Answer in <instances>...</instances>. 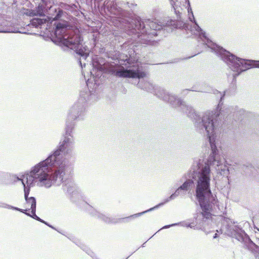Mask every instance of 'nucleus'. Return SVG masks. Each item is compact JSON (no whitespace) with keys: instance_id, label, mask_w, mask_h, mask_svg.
Masks as SVG:
<instances>
[{"instance_id":"13","label":"nucleus","mask_w":259,"mask_h":259,"mask_svg":"<svg viewBox=\"0 0 259 259\" xmlns=\"http://www.w3.org/2000/svg\"><path fill=\"white\" fill-rule=\"evenodd\" d=\"M24 188V198L26 202V204L28 206H30V209L33 211H36V199L34 197H28L30 188L31 187H29L27 185L22 184Z\"/></svg>"},{"instance_id":"14","label":"nucleus","mask_w":259,"mask_h":259,"mask_svg":"<svg viewBox=\"0 0 259 259\" xmlns=\"http://www.w3.org/2000/svg\"><path fill=\"white\" fill-rule=\"evenodd\" d=\"M61 183H63V189L64 192H66L69 194L73 195L77 192V186L74 181L72 179H68L64 181V179Z\"/></svg>"},{"instance_id":"6","label":"nucleus","mask_w":259,"mask_h":259,"mask_svg":"<svg viewBox=\"0 0 259 259\" xmlns=\"http://www.w3.org/2000/svg\"><path fill=\"white\" fill-rule=\"evenodd\" d=\"M216 55L234 72L233 74V80H235L236 77L241 73L250 68H259V61L247 60L238 57L217 44H216Z\"/></svg>"},{"instance_id":"24","label":"nucleus","mask_w":259,"mask_h":259,"mask_svg":"<svg viewBox=\"0 0 259 259\" xmlns=\"http://www.w3.org/2000/svg\"><path fill=\"white\" fill-rule=\"evenodd\" d=\"M68 238L71 241H72L74 243H75V242H77V244H78L79 243V241L75 239L72 236H70V237H68Z\"/></svg>"},{"instance_id":"33","label":"nucleus","mask_w":259,"mask_h":259,"mask_svg":"<svg viewBox=\"0 0 259 259\" xmlns=\"http://www.w3.org/2000/svg\"><path fill=\"white\" fill-rule=\"evenodd\" d=\"M146 243V242L144 243L142 245V247H144V244Z\"/></svg>"},{"instance_id":"17","label":"nucleus","mask_w":259,"mask_h":259,"mask_svg":"<svg viewBox=\"0 0 259 259\" xmlns=\"http://www.w3.org/2000/svg\"><path fill=\"white\" fill-rule=\"evenodd\" d=\"M75 244L92 258L93 256H96L94 253L85 245L81 243L80 242H79L78 244H77V242H75Z\"/></svg>"},{"instance_id":"3","label":"nucleus","mask_w":259,"mask_h":259,"mask_svg":"<svg viewBox=\"0 0 259 259\" xmlns=\"http://www.w3.org/2000/svg\"><path fill=\"white\" fill-rule=\"evenodd\" d=\"M137 85L139 88L153 93L158 98L169 103L173 108L181 110L188 117L193 119L195 126L198 131H206L209 133L210 129H213L212 127H214V124L223 122L227 118L229 120H233L234 118H237L238 120H242L245 117V111L243 109L239 108L237 106H222L221 102L225 96V92L222 94L217 91L220 96V100L216 109L199 115L191 106L186 104L176 95L163 88L155 87L150 81L139 80Z\"/></svg>"},{"instance_id":"30","label":"nucleus","mask_w":259,"mask_h":259,"mask_svg":"<svg viewBox=\"0 0 259 259\" xmlns=\"http://www.w3.org/2000/svg\"><path fill=\"white\" fill-rule=\"evenodd\" d=\"M93 259H99L97 256H93Z\"/></svg>"},{"instance_id":"22","label":"nucleus","mask_w":259,"mask_h":259,"mask_svg":"<svg viewBox=\"0 0 259 259\" xmlns=\"http://www.w3.org/2000/svg\"><path fill=\"white\" fill-rule=\"evenodd\" d=\"M180 223H174V224H172L170 225H165V226H163L162 228H161L160 229V230L167 229V228H170L171 227H173V226H178L180 225Z\"/></svg>"},{"instance_id":"9","label":"nucleus","mask_w":259,"mask_h":259,"mask_svg":"<svg viewBox=\"0 0 259 259\" xmlns=\"http://www.w3.org/2000/svg\"><path fill=\"white\" fill-rule=\"evenodd\" d=\"M236 223L232 222L228 218L224 217L221 230L224 231L225 233L228 236L242 243L245 249L252 252L256 257V259H259V246L251 240L249 236L241 227L238 225L233 227L231 226V224H235Z\"/></svg>"},{"instance_id":"34","label":"nucleus","mask_w":259,"mask_h":259,"mask_svg":"<svg viewBox=\"0 0 259 259\" xmlns=\"http://www.w3.org/2000/svg\"><path fill=\"white\" fill-rule=\"evenodd\" d=\"M50 4H51V2H49V4L48 3V5H49ZM49 6H52V5H49Z\"/></svg>"},{"instance_id":"23","label":"nucleus","mask_w":259,"mask_h":259,"mask_svg":"<svg viewBox=\"0 0 259 259\" xmlns=\"http://www.w3.org/2000/svg\"><path fill=\"white\" fill-rule=\"evenodd\" d=\"M7 176V174L0 171V181L3 180V179H5Z\"/></svg>"},{"instance_id":"29","label":"nucleus","mask_w":259,"mask_h":259,"mask_svg":"<svg viewBox=\"0 0 259 259\" xmlns=\"http://www.w3.org/2000/svg\"><path fill=\"white\" fill-rule=\"evenodd\" d=\"M218 236H218V234L217 233H215L214 235L213 236V238H217L218 237Z\"/></svg>"},{"instance_id":"19","label":"nucleus","mask_w":259,"mask_h":259,"mask_svg":"<svg viewBox=\"0 0 259 259\" xmlns=\"http://www.w3.org/2000/svg\"><path fill=\"white\" fill-rule=\"evenodd\" d=\"M35 212L36 211H33V210H32L31 211V214H30V213H26V215H28V216H29L30 217H31L32 218H33V219L36 220V221H38L41 223H43L44 220H42L41 219H40L39 217H38L35 213Z\"/></svg>"},{"instance_id":"28","label":"nucleus","mask_w":259,"mask_h":259,"mask_svg":"<svg viewBox=\"0 0 259 259\" xmlns=\"http://www.w3.org/2000/svg\"><path fill=\"white\" fill-rule=\"evenodd\" d=\"M184 27L186 29H189V26L188 25H186V24H185L184 25Z\"/></svg>"},{"instance_id":"8","label":"nucleus","mask_w":259,"mask_h":259,"mask_svg":"<svg viewBox=\"0 0 259 259\" xmlns=\"http://www.w3.org/2000/svg\"><path fill=\"white\" fill-rule=\"evenodd\" d=\"M120 5V3L109 0L94 1V8L113 25L120 29L124 26V18L128 12L124 11Z\"/></svg>"},{"instance_id":"15","label":"nucleus","mask_w":259,"mask_h":259,"mask_svg":"<svg viewBox=\"0 0 259 259\" xmlns=\"http://www.w3.org/2000/svg\"><path fill=\"white\" fill-rule=\"evenodd\" d=\"M206 84L205 82H199L194 84L191 89L190 91L198 92H208L209 90L206 89Z\"/></svg>"},{"instance_id":"18","label":"nucleus","mask_w":259,"mask_h":259,"mask_svg":"<svg viewBox=\"0 0 259 259\" xmlns=\"http://www.w3.org/2000/svg\"><path fill=\"white\" fill-rule=\"evenodd\" d=\"M0 207L6 208H8V209H13V210H17L21 212L24 213L26 214V213H28L26 212L27 211V209H21L18 207L13 206H12V205H10L6 204V203L2 204V205H0Z\"/></svg>"},{"instance_id":"26","label":"nucleus","mask_w":259,"mask_h":259,"mask_svg":"<svg viewBox=\"0 0 259 259\" xmlns=\"http://www.w3.org/2000/svg\"><path fill=\"white\" fill-rule=\"evenodd\" d=\"M42 223L45 224L46 225L48 226L50 228H52L53 229L57 230L54 227H53L52 225H51L50 224H49L48 222H47L44 221Z\"/></svg>"},{"instance_id":"5","label":"nucleus","mask_w":259,"mask_h":259,"mask_svg":"<svg viewBox=\"0 0 259 259\" xmlns=\"http://www.w3.org/2000/svg\"><path fill=\"white\" fill-rule=\"evenodd\" d=\"M124 26L121 30L128 35L137 37L138 42L148 45L153 36L158 35V31L163 29V26L150 19L142 20L129 12L124 18Z\"/></svg>"},{"instance_id":"2","label":"nucleus","mask_w":259,"mask_h":259,"mask_svg":"<svg viewBox=\"0 0 259 259\" xmlns=\"http://www.w3.org/2000/svg\"><path fill=\"white\" fill-rule=\"evenodd\" d=\"M128 66L126 69L120 67L118 65L106 64L101 58L95 56L92 58L93 70L91 71L92 78L87 81V87L84 88L80 93L79 98L70 108L68 114L66 121V132L63 137H68L71 140L70 145L72 143V131L74 128L75 120H80L84 119L85 115V103H93L98 98L97 88L99 83V79L103 73H106L119 77H127L141 79L145 76L146 73L141 68L136 65H132L130 59L126 60Z\"/></svg>"},{"instance_id":"25","label":"nucleus","mask_w":259,"mask_h":259,"mask_svg":"<svg viewBox=\"0 0 259 259\" xmlns=\"http://www.w3.org/2000/svg\"><path fill=\"white\" fill-rule=\"evenodd\" d=\"M186 2L187 3L188 6V13H189L190 11H191V13L192 14V11L191 7H190V3L189 0H186Z\"/></svg>"},{"instance_id":"11","label":"nucleus","mask_w":259,"mask_h":259,"mask_svg":"<svg viewBox=\"0 0 259 259\" xmlns=\"http://www.w3.org/2000/svg\"><path fill=\"white\" fill-rule=\"evenodd\" d=\"M88 211L89 213L92 215L93 217L97 218L106 223L108 224H116V223H127L130 222L131 220L141 216L142 215L148 212H150L151 210H150V208L144 211L141 212L137 213L133 215H131L127 217L119 218V219H115V218H111L109 217L108 216L101 213L100 212L97 211L92 206H90L89 208L88 209Z\"/></svg>"},{"instance_id":"31","label":"nucleus","mask_w":259,"mask_h":259,"mask_svg":"<svg viewBox=\"0 0 259 259\" xmlns=\"http://www.w3.org/2000/svg\"><path fill=\"white\" fill-rule=\"evenodd\" d=\"M79 63H80V65L81 67V68H82V67H83V66H82V63H81V61H80V60H79Z\"/></svg>"},{"instance_id":"4","label":"nucleus","mask_w":259,"mask_h":259,"mask_svg":"<svg viewBox=\"0 0 259 259\" xmlns=\"http://www.w3.org/2000/svg\"><path fill=\"white\" fill-rule=\"evenodd\" d=\"M70 142V138H65L46 159L31 167L21 178L17 177V180L29 187L36 185L49 188L54 184L60 185L68 166V161L65 157L71 153Z\"/></svg>"},{"instance_id":"21","label":"nucleus","mask_w":259,"mask_h":259,"mask_svg":"<svg viewBox=\"0 0 259 259\" xmlns=\"http://www.w3.org/2000/svg\"><path fill=\"white\" fill-rule=\"evenodd\" d=\"M180 223L181 224H180V225H181V226H182L183 227H186L187 228H192L193 227H194V226H192L191 224L189 223L183 222V223Z\"/></svg>"},{"instance_id":"12","label":"nucleus","mask_w":259,"mask_h":259,"mask_svg":"<svg viewBox=\"0 0 259 259\" xmlns=\"http://www.w3.org/2000/svg\"><path fill=\"white\" fill-rule=\"evenodd\" d=\"M11 8L8 7L4 3L0 2V32L6 33L5 27L8 24L6 19L11 16L10 10Z\"/></svg>"},{"instance_id":"27","label":"nucleus","mask_w":259,"mask_h":259,"mask_svg":"<svg viewBox=\"0 0 259 259\" xmlns=\"http://www.w3.org/2000/svg\"><path fill=\"white\" fill-rule=\"evenodd\" d=\"M189 91H190V89H185V90H183L182 91V92H181V94L182 95H187L188 94Z\"/></svg>"},{"instance_id":"32","label":"nucleus","mask_w":259,"mask_h":259,"mask_svg":"<svg viewBox=\"0 0 259 259\" xmlns=\"http://www.w3.org/2000/svg\"><path fill=\"white\" fill-rule=\"evenodd\" d=\"M173 8H174V9L175 10V12L176 14H177V11L176 8H175V7L174 6H173Z\"/></svg>"},{"instance_id":"20","label":"nucleus","mask_w":259,"mask_h":259,"mask_svg":"<svg viewBox=\"0 0 259 259\" xmlns=\"http://www.w3.org/2000/svg\"><path fill=\"white\" fill-rule=\"evenodd\" d=\"M50 0H41L42 3L41 4L44 5V6L48 9L50 8V7H54L56 8L57 9H60L59 7H57L56 6H48V3L49 2Z\"/></svg>"},{"instance_id":"1","label":"nucleus","mask_w":259,"mask_h":259,"mask_svg":"<svg viewBox=\"0 0 259 259\" xmlns=\"http://www.w3.org/2000/svg\"><path fill=\"white\" fill-rule=\"evenodd\" d=\"M240 121L235 118L231 120L227 118L223 122L214 124V127H212L213 129H210L209 133L206 131H199L207 135L210 146L209 155L204 164L201 163L200 159L195 162L192 169L185 175V182L175 192L178 196L182 190L190 192L195 188V196L201 209V211L197 213L196 219L210 218L213 208L218 202L216 196L212 194L210 189L211 168L217 174L227 178L230 172L228 164L221 154L220 145L217 140V134L222 130H226V127L229 130L237 127Z\"/></svg>"},{"instance_id":"7","label":"nucleus","mask_w":259,"mask_h":259,"mask_svg":"<svg viewBox=\"0 0 259 259\" xmlns=\"http://www.w3.org/2000/svg\"><path fill=\"white\" fill-rule=\"evenodd\" d=\"M67 27L66 24L60 22L56 23L54 30L55 34L63 40L65 46L74 50L77 55L85 60L89 55L88 47L83 46V39L79 33L71 31L65 34Z\"/></svg>"},{"instance_id":"10","label":"nucleus","mask_w":259,"mask_h":259,"mask_svg":"<svg viewBox=\"0 0 259 259\" xmlns=\"http://www.w3.org/2000/svg\"><path fill=\"white\" fill-rule=\"evenodd\" d=\"M63 11L61 9H57L54 7H50L49 9L45 7L44 5L39 4L34 9H27L26 15L30 17L39 16L46 17L45 19H38V24L41 25L47 19L53 21L59 19L63 14Z\"/></svg>"},{"instance_id":"16","label":"nucleus","mask_w":259,"mask_h":259,"mask_svg":"<svg viewBox=\"0 0 259 259\" xmlns=\"http://www.w3.org/2000/svg\"><path fill=\"white\" fill-rule=\"evenodd\" d=\"M178 196L177 195V194L174 193L169 197H168V198H166L164 200L163 202H161V203L158 204L157 205H155V206H154V207H153L152 208H150V210H154L155 209H157V208H159V207L163 206L164 204L168 202L170 200L175 199Z\"/></svg>"}]
</instances>
